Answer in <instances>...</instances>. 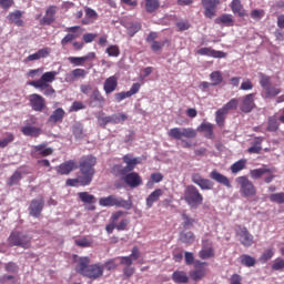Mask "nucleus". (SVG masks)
<instances>
[{
	"label": "nucleus",
	"mask_w": 284,
	"mask_h": 284,
	"mask_svg": "<svg viewBox=\"0 0 284 284\" xmlns=\"http://www.w3.org/2000/svg\"><path fill=\"white\" fill-rule=\"evenodd\" d=\"M197 132H204L205 139H214V124L204 122L197 126V130L192 128H172L168 132V136L174 139V141H181L183 148H192V143L184 141V139H196Z\"/></svg>",
	"instance_id": "1"
},
{
	"label": "nucleus",
	"mask_w": 284,
	"mask_h": 284,
	"mask_svg": "<svg viewBox=\"0 0 284 284\" xmlns=\"http://www.w3.org/2000/svg\"><path fill=\"white\" fill-rule=\"evenodd\" d=\"M91 260L88 256H82L78 260L75 272L90 278V281H99L104 274V267L101 263L90 264Z\"/></svg>",
	"instance_id": "2"
},
{
	"label": "nucleus",
	"mask_w": 284,
	"mask_h": 284,
	"mask_svg": "<svg viewBox=\"0 0 284 284\" xmlns=\"http://www.w3.org/2000/svg\"><path fill=\"white\" fill-rule=\"evenodd\" d=\"M97 165V156L94 155H84L79 161V170L82 174V182L84 185H90L94 179L97 171L94 166Z\"/></svg>",
	"instance_id": "3"
},
{
	"label": "nucleus",
	"mask_w": 284,
	"mask_h": 284,
	"mask_svg": "<svg viewBox=\"0 0 284 284\" xmlns=\"http://www.w3.org/2000/svg\"><path fill=\"white\" fill-rule=\"evenodd\" d=\"M182 201H184L191 210H199V207L203 205L204 197L201 191H199L195 185L191 184L184 189Z\"/></svg>",
	"instance_id": "4"
},
{
	"label": "nucleus",
	"mask_w": 284,
	"mask_h": 284,
	"mask_svg": "<svg viewBox=\"0 0 284 284\" xmlns=\"http://www.w3.org/2000/svg\"><path fill=\"white\" fill-rule=\"evenodd\" d=\"M122 161L123 163L126 164V166H123L121 164H115L112 168V172L119 176H123L128 174V172H133L134 168L140 165V163H142L143 160L141 158H133L131 154H126L122 158Z\"/></svg>",
	"instance_id": "5"
},
{
	"label": "nucleus",
	"mask_w": 284,
	"mask_h": 284,
	"mask_svg": "<svg viewBox=\"0 0 284 284\" xmlns=\"http://www.w3.org/2000/svg\"><path fill=\"white\" fill-rule=\"evenodd\" d=\"M260 85L263 90L262 92V98L263 99H275V97H278L281 92V88L272 87V77L265 74V73H260Z\"/></svg>",
	"instance_id": "6"
},
{
	"label": "nucleus",
	"mask_w": 284,
	"mask_h": 284,
	"mask_svg": "<svg viewBox=\"0 0 284 284\" xmlns=\"http://www.w3.org/2000/svg\"><path fill=\"white\" fill-rule=\"evenodd\" d=\"M8 243L10 247H22L23 250H30L32 245V237L21 231H13L8 237Z\"/></svg>",
	"instance_id": "7"
},
{
	"label": "nucleus",
	"mask_w": 284,
	"mask_h": 284,
	"mask_svg": "<svg viewBox=\"0 0 284 284\" xmlns=\"http://www.w3.org/2000/svg\"><path fill=\"white\" fill-rule=\"evenodd\" d=\"M235 183L240 186V194L244 199H254L256 196V186L246 175L236 178Z\"/></svg>",
	"instance_id": "8"
},
{
	"label": "nucleus",
	"mask_w": 284,
	"mask_h": 284,
	"mask_svg": "<svg viewBox=\"0 0 284 284\" xmlns=\"http://www.w3.org/2000/svg\"><path fill=\"white\" fill-rule=\"evenodd\" d=\"M99 205H101V207H123V210H132V201L123 200L116 195L100 197Z\"/></svg>",
	"instance_id": "9"
},
{
	"label": "nucleus",
	"mask_w": 284,
	"mask_h": 284,
	"mask_svg": "<svg viewBox=\"0 0 284 284\" xmlns=\"http://www.w3.org/2000/svg\"><path fill=\"white\" fill-rule=\"evenodd\" d=\"M235 233H236V236L240 237V243H242L244 247H252V245H254V235L250 233L247 227L237 225Z\"/></svg>",
	"instance_id": "10"
},
{
	"label": "nucleus",
	"mask_w": 284,
	"mask_h": 284,
	"mask_svg": "<svg viewBox=\"0 0 284 284\" xmlns=\"http://www.w3.org/2000/svg\"><path fill=\"white\" fill-rule=\"evenodd\" d=\"M122 181L131 187V190H135V187H141L143 185V178L138 172H128L122 175Z\"/></svg>",
	"instance_id": "11"
},
{
	"label": "nucleus",
	"mask_w": 284,
	"mask_h": 284,
	"mask_svg": "<svg viewBox=\"0 0 284 284\" xmlns=\"http://www.w3.org/2000/svg\"><path fill=\"white\" fill-rule=\"evenodd\" d=\"M256 98V93H248L241 99L240 110L244 112V114H250L254 108H256V103L254 102Z\"/></svg>",
	"instance_id": "12"
},
{
	"label": "nucleus",
	"mask_w": 284,
	"mask_h": 284,
	"mask_svg": "<svg viewBox=\"0 0 284 284\" xmlns=\"http://www.w3.org/2000/svg\"><path fill=\"white\" fill-rule=\"evenodd\" d=\"M205 265H207L206 262H201L199 260L194 262V271L190 273L192 281H201L205 278L207 275V268Z\"/></svg>",
	"instance_id": "13"
},
{
	"label": "nucleus",
	"mask_w": 284,
	"mask_h": 284,
	"mask_svg": "<svg viewBox=\"0 0 284 284\" xmlns=\"http://www.w3.org/2000/svg\"><path fill=\"white\" fill-rule=\"evenodd\" d=\"M221 6V0H202V8H204V17L206 19H214L216 17V8Z\"/></svg>",
	"instance_id": "14"
},
{
	"label": "nucleus",
	"mask_w": 284,
	"mask_h": 284,
	"mask_svg": "<svg viewBox=\"0 0 284 284\" xmlns=\"http://www.w3.org/2000/svg\"><path fill=\"white\" fill-rule=\"evenodd\" d=\"M65 32H69L64 38L61 40L62 48H65L69 43H72L74 39H79V36L83 32V29L79 26L69 27L65 29Z\"/></svg>",
	"instance_id": "15"
},
{
	"label": "nucleus",
	"mask_w": 284,
	"mask_h": 284,
	"mask_svg": "<svg viewBox=\"0 0 284 284\" xmlns=\"http://www.w3.org/2000/svg\"><path fill=\"white\" fill-rule=\"evenodd\" d=\"M43 207H45V201L43 197L33 199L29 205L30 216H33V219H39V216H41V212H43Z\"/></svg>",
	"instance_id": "16"
},
{
	"label": "nucleus",
	"mask_w": 284,
	"mask_h": 284,
	"mask_svg": "<svg viewBox=\"0 0 284 284\" xmlns=\"http://www.w3.org/2000/svg\"><path fill=\"white\" fill-rule=\"evenodd\" d=\"M29 103L34 112H43L45 110V99L39 95V93L30 94Z\"/></svg>",
	"instance_id": "17"
},
{
	"label": "nucleus",
	"mask_w": 284,
	"mask_h": 284,
	"mask_svg": "<svg viewBox=\"0 0 284 284\" xmlns=\"http://www.w3.org/2000/svg\"><path fill=\"white\" fill-rule=\"evenodd\" d=\"M31 154L36 159H38V156H52V154H54V150L52 148H48V143H41L32 146Z\"/></svg>",
	"instance_id": "18"
},
{
	"label": "nucleus",
	"mask_w": 284,
	"mask_h": 284,
	"mask_svg": "<svg viewBox=\"0 0 284 284\" xmlns=\"http://www.w3.org/2000/svg\"><path fill=\"white\" fill-rule=\"evenodd\" d=\"M196 54L200 57H212L213 59H225L227 57V53L224 51H216L212 47H203L196 51Z\"/></svg>",
	"instance_id": "19"
},
{
	"label": "nucleus",
	"mask_w": 284,
	"mask_h": 284,
	"mask_svg": "<svg viewBox=\"0 0 284 284\" xmlns=\"http://www.w3.org/2000/svg\"><path fill=\"white\" fill-rule=\"evenodd\" d=\"M192 183L199 185L201 190H214V182L210 179H204L199 173H195L191 178Z\"/></svg>",
	"instance_id": "20"
},
{
	"label": "nucleus",
	"mask_w": 284,
	"mask_h": 284,
	"mask_svg": "<svg viewBox=\"0 0 284 284\" xmlns=\"http://www.w3.org/2000/svg\"><path fill=\"white\" fill-rule=\"evenodd\" d=\"M77 168H79V165L77 164V161L69 160V161H65V162L61 163L55 169V172L63 176V175L70 174L71 172H74V170H77Z\"/></svg>",
	"instance_id": "21"
},
{
	"label": "nucleus",
	"mask_w": 284,
	"mask_h": 284,
	"mask_svg": "<svg viewBox=\"0 0 284 284\" xmlns=\"http://www.w3.org/2000/svg\"><path fill=\"white\" fill-rule=\"evenodd\" d=\"M199 256L202 258V261L214 258L215 253L214 248L212 247V243H210V240L202 241V250L199 252Z\"/></svg>",
	"instance_id": "22"
},
{
	"label": "nucleus",
	"mask_w": 284,
	"mask_h": 284,
	"mask_svg": "<svg viewBox=\"0 0 284 284\" xmlns=\"http://www.w3.org/2000/svg\"><path fill=\"white\" fill-rule=\"evenodd\" d=\"M116 88H119V78L116 75H111L104 81L103 90L106 95L115 92Z\"/></svg>",
	"instance_id": "23"
},
{
	"label": "nucleus",
	"mask_w": 284,
	"mask_h": 284,
	"mask_svg": "<svg viewBox=\"0 0 284 284\" xmlns=\"http://www.w3.org/2000/svg\"><path fill=\"white\" fill-rule=\"evenodd\" d=\"M210 179L220 183V185H224V187H232V182L230 181L229 176L223 175L221 172L213 170L210 173Z\"/></svg>",
	"instance_id": "24"
},
{
	"label": "nucleus",
	"mask_w": 284,
	"mask_h": 284,
	"mask_svg": "<svg viewBox=\"0 0 284 284\" xmlns=\"http://www.w3.org/2000/svg\"><path fill=\"white\" fill-rule=\"evenodd\" d=\"M94 59H97V53L89 52L84 57H70L69 62L72 63V65H83V63L94 61Z\"/></svg>",
	"instance_id": "25"
},
{
	"label": "nucleus",
	"mask_w": 284,
	"mask_h": 284,
	"mask_svg": "<svg viewBox=\"0 0 284 284\" xmlns=\"http://www.w3.org/2000/svg\"><path fill=\"white\" fill-rule=\"evenodd\" d=\"M23 11L21 10H16V11H12L10 12L8 16H7V19L9 22L13 23L14 26H18V28H23Z\"/></svg>",
	"instance_id": "26"
},
{
	"label": "nucleus",
	"mask_w": 284,
	"mask_h": 284,
	"mask_svg": "<svg viewBox=\"0 0 284 284\" xmlns=\"http://www.w3.org/2000/svg\"><path fill=\"white\" fill-rule=\"evenodd\" d=\"M54 14H57V6H50L41 20V26H52L54 23Z\"/></svg>",
	"instance_id": "27"
},
{
	"label": "nucleus",
	"mask_w": 284,
	"mask_h": 284,
	"mask_svg": "<svg viewBox=\"0 0 284 284\" xmlns=\"http://www.w3.org/2000/svg\"><path fill=\"white\" fill-rule=\"evenodd\" d=\"M84 12H85V19L81 21L82 26H90V23H94V21L99 19V13H97L94 9L90 7H85Z\"/></svg>",
	"instance_id": "28"
},
{
	"label": "nucleus",
	"mask_w": 284,
	"mask_h": 284,
	"mask_svg": "<svg viewBox=\"0 0 284 284\" xmlns=\"http://www.w3.org/2000/svg\"><path fill=\"white\" fill-rule=\"evenodd\" d=\"M163 196V190L155 189L150 195L146 197V207L148 210L152 209L154 203H159V199Z\"/></svg>",
	"instance_id": "29"
},
{
	"label": "nucleus",
	"mask_w": 284,
	"mask_h": 284,
	"mask_svg": "<svg viewBox=\"0 0 284 284\" xmlns=\"http://www.w3.org/2000/svg\"><path fill=\"white\" fill-rule=\"evenodd\" d=\"M263 141H265L263 136L255 138V141L252 142V146L247 149L248 154H261Z\"/></svg>",
	"instance_id": "30"
},
{
	"label": "nucleus",
	"mask_w": 284,
	"mask_h": 284,
	"mask_svg": "<svg viewBox=\"0 0 284 284\" xmlns=\"http://www.w3.org/2000/svg\"><path fill=\"white\" fill-rule=\"evenodd\" d=\"M231 10L233 14H237V17H247V11L244 10L241 0H232Z\"/></svg>",
	"instance_id": "31"
},
{
	"label": "nucleus",
	"mask_w": 284,
	"mask_h": 284,
	"mask_svg": "<svg viewBox=\"0 0 284 284\" xmlns=\"http://www.w3.org/2000/svg\"><path fill=\"white\" fill-rule=\"evenodd\" d=\"M21 132L24 136H32L33 139L41 135V129L32 125L22 126Z\"/></svg>",
	"instance_id": "32"
},
{
	"label": "nucleus",
	"mask_w": 284,
	"mask_h": 284,
	"mask_svg": "<svg viewBox=\"0 0 284 284\" xmlns=\"http://www.w3.org/2000/svg\"><path fill=\"white\" fill-rule=\"evenodd\" d=\"M64 116H65V110H63L62 108H58L49 116L48 122L49 123H61L63 121Z\"/></svg>",
	"instance_id": "33"
},
{
	"label": "nucleus",
	"mask_w": 284,
	"mask_h": 284,
	"mask_svg": "<svg viewBox=\"0 0 284 284\" xmlns=\"http://www.w3.org/2000/svg\"><path fill=\"white\" fill-rule=\"evenodd\" d=\"M172 281L178 284H187L190 282V277H187V273H185V271H175L172 274Z\"/></svg>",
	"instance_id": "34"
},
{
	"label": "nucleus",
	"mask_w": 284,
	"mask_h": 284,
	"mask_svg": "<svg viewBox=\"0 0 284 284\" xmlns=\"http://www.w3.org/2000/svg\"><path fill=\"white\" fill-rule=\"evenodd\" d=\"M278 128H281V122H278V118L276 115L268 116L267 120V132H277Z\"/></svg>",
	"instance_id": "35"
},
{
	"label": "nucleus",
	"mask_w": 284,
	"mask_h": 284,
	"mask_svg": "<svg viewBox=\"0 0 284 284\" xmlns=\"http://www.w3.org/2000/svg\"><path fill=\"white\" fill-rule=\"evenodd\" d=\"M263 174H272V170L262 168V169H254L250 171V176L254 181H258V179H262Z\"/></svg>",
	"instance_id": "36"
},
{
	"label": "nucleus",
	"mask_w": 284,
	"mask_h": 284,
	"mask_svg": "<svg viewBox=\"0 0 284 284\" xmlns=\"http://www.w3.org/2000/svg\"><path fill=\"white\" fill-rule=\"evenodd\" d=\"M215 23L217 26H221V23H223L224 26L232 27L234 26V19L232 18L231 14L224 13L215 19Z\"/></svg>",
	"instance_id": "37"
},
{
	"label": "nucleus",
	"mask_w": 284,
	"mask_h": 284,
	"mask_svg": "<svg viewBox=\"0 0 284 284\" xmlns=\"http://www.w3.org/2000/svg\"><path fill=\"white\" fill-rule=\"evenodd\" d=\"M245 165H247V160L245 159L239 160L237 162L233 163L231 165L232 174H239V172L245 170Z\"/></svg>",
	"instance_id": "38"
},
{
	"label": "nucleus",
	"mask_w": 284,
	"mask_h": 284,
	"mask_svg": "<svg viewBox=\"0 0 284 284\" xmlns=\"http://www.w3.org/2000/svg\"><path fill=\"white\" fill-rule=\"evenodd\" d=\"M161 6V2L159 0H145V10L149 12V14H152V12H156Z\"/></svg>",
	"instance_id": "39"
},
{
	"label": "nucleus",
	"mask_w": 284,
	"mask_h": 284,
	"mask_svg": "<svg viewBox=\"0 0 284 284\" xmlns=\"http://www.w3.org/2000/svg\"><path fill=\"white\" fill-rule=\"evenodd\" d=\"M78 196L82 203H88L89 205L97 203V197L88 192H79Z\"/></svg>",
	"instance_id": "40"
},
{
	"label": "nucleus",
	"mask_w": 284,
	"mask_h": 284,
	"mask_svg": "<svg viewBox=\"0 0 284 284\" xmlns=\"http://www.w3.org/2000/svg\"><path fill=\"white\" fill-rule=\"evenodd\" d=\"M21 179L23 176L21 175V171H16L7 181V185L9 187H12V185H19Z\"/></svg>",
	"instance_id": "41"
},
{
	"label": "nucleus",
	"mask_w": 284,
	"mask_h": 284,
	"mask_svg": "<svg viewBox=\"0 0 284 284\" xmlns=\"http://www.w3.org/2000/svg\"><path fill=\"white\" fill-rule=\"evenodd\" d=\"M181 216L184 230H192V227H194V224L196 223V220L190 217L187 213H182Z\"/></svg>",
	"instance_id": "42"
},
{
	"label": "nucleus",
	"mask_w": 284,
	"mask_h": 284,
	"mask_svg": "<svg viewBox=\"0 0 284 284\" xmlns=\"http://www.w3.org/2000/svg\"><path fill=\"white\" fill-rule=\"evenodd\" d=\"M210 79L212 81L211 85H221L223 83V73L221 71H213L210 74Z\"/></svg>",
	"instance_id": "43"
},
{
	"label": "nucleus",
	"mask_w": 284,
	"mask_h": 284,
	"mask_svg": "<svg viewBox=\"0 0 284 284\" xmlns=\"http://www.w3.org/2000/svg\"><path fill=\"white\" fill-rule=\"evenodd\" d=\"M28 85H32V88H36L41 91L50 88V84H48V82H45L42 78H40L39 80L30 81Z\"/></svg>",
	"instance_id": "44"
},
{
	"label": "nucleus",
	"mask_w": 284,
	"mask_h": 284,
	"mask_svg": "<svg viewBox=\"0 0 284 284\" xmlns=\"http://www.w3.org/2000/svg\"><path fill=\"white\" fill-rule=\"evenodd\" d=\"M163 175L161 172H155L152 173L150 176V180L146 182V187H152V185H154V183H161V181H163Z\"/></svg>",
	"instance_id": "45"
},
{
	"label": "nucleus",
	"mask_w": 284,
	"mask_h": 284,
	"mask_svg": "<svg viewBox=\"0 0 284 284\" xmlns=\"http://www.w3.org/2000/svg\"><path fill=\"white\" fill-rule=\"evenodd\" d=\"M241 264L245 265V267H254V265H256V258L247 255V254H243L241 255Z\"/></svg>",
	"instance_id": "46"
},
{
	"label": "nucleus",
	"mask_w": 284,
	"mask_h": 284,
	"mask_svg": "<svg viewBox=\"0 0 284 284\" xmlns=\"http://www.w3.org/2000/svg\"><path fill=\"white\" fill-rule=\"evenodd\" d=\"M225 114H227L223 109H219L215 113V122L220 128L225 125Z\"/></svg>",
	"instance_id": "47"
},
{
	"label": "nucleus",
	"mask_w": 284,
	"mask_h": 284,
	"mask_svg": "<svg viewBox=\"0 0 284 284\" xmlns=\"http://www.w3.org/2000/svg\"><path fill=\"white\" fill-rule=\"evenodd\" d=\"M239 108V99L233 98L226 104H224L221 109L224 112H230V110H236Z\"/></svg>",
	"instance_id": "48"
},
{
	"label": "nucleus",
	"mask_w": 284,
	"mask_h": 284,
	"mask_svg": "<svg viewBox=\"0 0 284 284\" xmlns=\"http://www.w3.org/2000/svg\"><path fill=\"white\" fill-rule=\"evenodd\" d=\"M271 203H277V205H283L284 203V192L273 193L270 195Z\"/></svg>",
	"instance_id": "49"
},
{
	"label": "nucleus",
	"mask_w": 284,
	"mask_h": 284,
	"mask_svg": "<svg viewBox=\"0 0 284 284\" xmlns=\"http://www.w3.org/2000/svg\"><path fill=\"white\" fill-rule=\"evenodd\" d=\"M91 99L100 105H103L105 103V98L103 97V94H101V91H99V89L93 90Z\"/></svg>",
	"instance_id": "50"
},
{
	"label": "nucleus",
	"mask_w": 284,
	"mask_h": 284,
	"mask_svg": "<svg viewBox=\"0 0 284 284\" xmlns=\"http://www.w3.org/2000/svg\"><path fill=\"white\" fill-rule=\"evenodd\" d=\"M74 243L78 247H91L94 241L92 239L82 237L80 240H75Z\"/></svg>",
	"instance_id": "51"
},
{
	"label": "nucleus",
	"mask_w": 284,
	"mask_h": 284,
	"mask_svg": "<svg viewBox=\"0 0 284 284\" xmlns=\"http://www.w3.org/2000/svg\"><path fill=\"white\" fill-rule=\"evenodd\" d=\"M108 57H119L121 54V49H119V45L111 44L105 50Z\"/></svg>",
	"instance_id": "52"
},
{
	"label": "nucleus",
	"mask_w": 284,
	"mask_h": 284,
	"mask_svg": "<svg viewBox=\"0 0 284 284\" xmlns=\"http://www.w3.org/2000/svg\"><path fill=\"white\" fill-rule=\"evenodd\" d=\"M194 239H195L194 233L191 232V231L180 234V241L182 243H189L190 244L194 241Z\"/></svg>",
	"instance_id": "53"
},
{
	"label": "nucleus",
	"mask_w": 284,
	"mask_h": 284,
	"mask_svg": "<svg viewBox=\"0 0 284 284\" xmlns=\"http://www.w3.org/2000/svg\"><path fill=\"white\" fill-rule=\"evenodd\" d=\"M124 121H128V115L125 113H119L111 115V123H124Z\"/></svg>",
	"instance_id": "54"
},
{
	"label": "nucleus",
	"mask_w": 284,
	"mask_h": 284,
	"mask_svg": "<svg viewBox=\"0 0 284 284\" xmlns=\"http://www.w3.org/2000/svg\"><path fill=\"white\" fill-rule=\"evenodd\" d=\"M40 79L47 83H52L57 79V71L44 72Z\"/></svg>",
	"instance_id": "55"
},
{
	"label": "nucleus",
	"mask_w": 284,
	"mask_h": 284,
	"mask_svg": "<svg viewBox=\"0 0 284 284\" xmlns=\"http://www.w3.org/2000/svg\"><path fill=\"white\" fill-rule=\"evenodd\" d=\"M178 28V32H185V30H190L191 24L187 20H181L175 23Z\"/></svg>",
	"instance_id": "56"
},
{
	"label": "nucleus",
	"mask_w": 284,
	"mask_h": 284,
	"mask_svg": "<svg viewBox=\"0 0 284 284\" xmlns=\"http://www.w3.org/2000/svg\"><path fill=\"white\" fill-rule=\"evenodd\" d=\"M12 141H14V134L7 133V136L0 140V149L8 148Z\"/></svg>",
	"instance_id": "57"
},
{
	"label": "nucleus",
	"mask_w": 284,
	"mask_h": 284,
	"mask_svg": "<svg viewBox=\"0 0 284 284\" xmlns=\"http://www.w3.org/2000/svg\"><path fill=\"white\" fill-rule=\"evenodd\" d=\"M77 183H80V185H82L83 187H85L87 185H90V184L83 183V176H79L78 179H68L67 180V185H69V187L77 186Z\"/></svg>",
	"instance_id": "58"
},
{
	"label": "nucleus",
	"mask_w": 284,
	"mask_h": 284,
	"mask_svg": "<svg viewBox=\"0 0 284 284\" xmlns=\"http://www.w3.org/2000/svg\"><path fill=\"white\" fill-rule=\"evenodd\" d=\"M273 256H274V250L267 248L261 255L260 261H261V263H267V261L272 260Z\"/></svg>",
	"instance_id": "59"
},
{
	"label": "nucleus",
	"mask_w": 284,
	"mask_h": 284,
	"mask_svg": "<svg viewBox=\"0 0 284 284\" xmlns=\"http://www.w3.org/2000/svg\"><path fill=\"white\" fill-rule=\"evenodd\" d=\"M272 270L274 272H281V270H284V258H276L272 264Z\"/></svg>",
	"instance_id": "60"
},
{
	"label": "nucleus",
	"mask_w": 284,
	"mask_h": 284,
	"mask_svg": "<svg viewBox=\"0 0 284 284\" xmlns=\"http://www.w3.org/2000/svg\"><path fill=\"white\" fill-rule=\"evenodd\" d=\"M4 270L10 274H17V272H19V265H17L14 262H9L4 265Z\"/></svg>",
	"instance_id": "61"
},
{
	"label": "nucleus",
	"mask_w": 284,
	"mask_h": 284,
	"mask_svg": "<svg viewBox=\"0 0 284 284\" xmlns=\"http://www.w3.org/2000/svg\"><path fill=\"white\" fill-rule=\"evenodd\" d=\"M72 133L74 134L75 139H81L83 136V125L74 124L72 126Z\"/></svg>",
	"instance_id": "62"
},
{
	"label": "nucleus",
	"mask_w": 284,
	"mask_h": 284,
	"mask_svg": "<svg viewBox=\"0 0 284 284\" xmlns=\"http://www.w3.org/2000/svg\"><path fill=\"white\" fill-rule=\"evenodd\" d=\"M129 225H130V220L123 219L120 221L119 224H115V230H118V232H125Z\"/></svg>",
	"instance_id": "63"
},
{
	"label": "nucleus",
	"mask_w": 284,
	"mask_h": 284,
	"mask_svg": "<svg viewBox=\"0 0 284 284\" xmlns=\"http://www.w3.org/2000/svg\"><path fill=\"white\" fill-rule=\"evenodd\" d=\"M139 30H141V23L131 24V26L128 28V34H129V37H134V34H136V32H139Z\"/></svg>",
	"instance_id": "64"
}]
</instances>
